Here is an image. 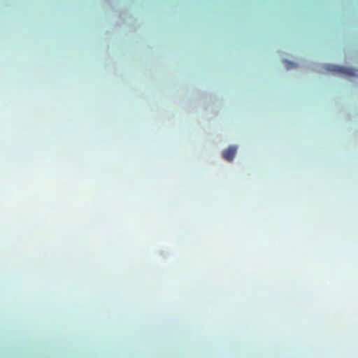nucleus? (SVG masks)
<instances>
[{
	"label": "nucleus",
	"mask_w": 358,
	"mask_h": 358,
	"mask_svg": "<svg viewBox=\"0 0 358 358\" xmlns=\"http://www.w3.org/2000/svg\"><path fill=\"white\" fill-rule=\"evenodd\" d=\"M328 70L331 71H335L338 73H345L346 75L350 76H358V70L351 69V68H344L337 66H329Z\"/></svg>",
	"instance_id": "f257e3e1"
},
{
	"label": "nucleus",
	"mask_w": 358,
	"mask_h": 358,
	"mask_svg": "<svg viewBox=\"0 0 358 358\" xmlns=\"http://www.w3.org/2000/svg\"><path fill=\"white\" fill-rule=\"evenodd\" d=\"M288 64L294 65V64H293V63H288Z\"/></svg>",
	"instance_id": "7ed1b4c3"
},
{
	"label": "nucleus",
	"mask_w": 358,
	"mask_h": 358,
	"mask_svg": "<svg viewBox=\"0 0 358 358\" xmlns=\"http://www.w3.org/2000/svg\"><path fill=\"white\" fill-rule=\"evenodd\" d=\"M237 148L234 145L229 146L222 152V157L228 162H231L236 156Z\"/></svg>",
	"instance_id": "f03ea898"
}]
</instances>
